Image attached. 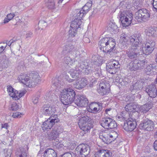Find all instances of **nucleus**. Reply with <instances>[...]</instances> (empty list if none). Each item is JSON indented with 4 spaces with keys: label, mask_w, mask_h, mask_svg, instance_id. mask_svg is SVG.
Here are the masks:
<instances>
[{
    "label": "nucleus",
    "mask_w": 157,
    "mask_h": 157,
    "mask_svg": "<svg viewBox=\"0 0 157 157\" xmlns=\"http://www.w3.org/2000/svg\"><path fill=\"white\" fill-rule=\"evenodd\" d=\"M51 116L49 118L54 121L56 123H57L60 121V120L58 118L57 115L54 114L51 115Z\"/></svg>",
    "instance_id": "obj_49"
},
{
    "label": "nucleus",
    "mask_w": 157,
    "mask_h": 157,
    "mask_svg": "<svg viewBox=\"0 0 157 157\" xmlns=\"http://www.w3.org/2000/svg\"><path fill=\"white\" fill-rule=\"evenodd\" d=\"M138 117V113H133L131 115V117L125 121L123 127L127 132H131L136 128V120Z\"/></svg>",
    "instance_id": "obj_3"
},
{
    "label": "nucleus",
    "mask_w": 157,
    "mask_h": 157,
    "mask_svg": "<svg viewBox=\"0 0 157 157\" xmlns=\"http://www.w3.org/2000/svg\"><path fill=\"white\" fill-rule=\"evenodd\" d=\"M44 157H56V153L54 150L51 148H49L44 151Z\"/></svg>",
    "instance_id": "obj_23"
},
{
    "label": "nucleus",
    "mask_w": 157,
    "mask_h": 157,
    "mask_svg": "<svg viewBox=\"0 0 157 157\" xmlns=\"http://www.w3.org/2000/svg\"><path fill=\"white\" fill-rule=\"evenodd\" d=\"M53 129L54 131L56 132L59 134L61 133L63 130V128L60 126H56L54 127Z\"/></svg>",
    "instance_id": "obj_53"
},
{
    "label": "nucleus",
    "mask_w": 157,
    "mask_h": 157,
    "mask_svg": "<svg viewBox=\"0 0 157 157\" xmlns=\"http://www.w3.org/2000/svg\"><path fill=\"white\" fill-rule=\"evenodd\" d=\"M130 36H128L127 34L122 33L121 37V39L122 41L120 44V46L122 49L126 48L130 41Z\"/></svg>",
    "instance_id": "obj_14"
},
{
    "label": "nucleus",
    "mask_w": 157,
    "mask_h": 157,
    "mask_svg": "<svg viewBox=\"0 0 157 157\" xmlns=\"http://www.w3.org/2000/svg\"><path fill=\"white\" fill-rule=\"evenodd\" d=\"M17 157H27V153L25 151H21V153L17 155Z\"/></svg>",
    "instance_id": "obj_59"
},
{
    "label": "nucleus",
    "mask_w": 157,
    "mask_h": 157,
    "mask_svg": "<svg viewBox=\"0 0 157 157\" xmlns=\"http://www.w3.org/2000/svg\"><path fill=\"white\" fill-rule=\"evenodd\" d=\"M119 16L123 27H127L131 24L133 16L132 13L128 11H120Z\"/></svg>",
    "instance_id": "obj_4"
},
{
    "label": "nucleus",
    "mask_w": 157,
    "mask_h": 157,
    "mask_svg": "<svg viewBox=\"0 0 157 157\" xmlns=\"http://www.w3.org/2000/svg\"><path fill=\"white\" fill-rule=\"evenodd\" d=\"M79 82L82 88H84L87 85V81L85 78H82Z\"/></svg>",
    "instance_id": "obj_55"
},
{
    "label": "nucleus",
    "mask_w": 157,
    "mask_h": 157,
    "mask_svg": "<svg viewBox=\"0 0 157 157\" xmlns=\"http://www.w3.org/2000/svg\"><path fill=\"white\" fill-rule=\"evenodd\" d=\"M40 111L45 115L50 116L55 113L56 111V109L54 106L45 105L41 107Z\"/></svg>",
    "instance_id": "obj_11"
},
{
    "label": "nucleus",
    "mask_w": 157,
    "mask_h": 157,
    "mask_svg": "<svg viewBox=\"0 0 157 157\" xmlns=\"http://www.w3.org/2000/svg\"><path fill=\"white\" fill-rule=\"evenodd\" d=\"M75 92L72 89H64L61 93V102L67 105L71 104L74 101L77 106L81 107H86L88 105V101L85 96L79 95L75 98Z\"/></svg>",
    "instance_id": "obj_1"
},
{
    "label": "nucleus",
    "mask_w": 157,
    "mask_h": 157,
    "mask_svg": "<svg viewBox=\"0 0 157 157\" xmlns=\"http://www.w3.org/2000/svg\"><path fill=\"white\" fill-rule=\"evenodd\" d=\"M19 79L21 82L25 84L26 82L29 81V74H23L18 77Z\"/></svg>",
    "instance_id": "obj_31"
},
{
    "label": "nucleus",
    "mask_w": 157,
    "mask_h": 157,
    "mask_svg": "<svg viewBox=\"0 0 157 157\" xmlns=\"http://www.w3.org/2000/svg\"><path fill=\"white\" fill-rule=\"evenodd\" d=\"M88 63H87L82 62L81 63L80 65L78 67L76 66L75 68L79 71L80 73L82 72L87 67Z\"/></svg>",
    "instance_id": "obj_33"
},
{
    "label": "nucleus",
    "mask_w": 157,
    "mask_h": 157,
    "mask_svg": "<svg viewBox=\"0 0 157 157\" xmlns=\"http://www.w3.org/2000/svg\"><path fill=\"white\" fill-rule=\"evenodd\" d=\"M155 64H150L147 66L145 69V71L147 75L150 74V72L155 67Z\"/></svg>",
    "instance_id": "obj_37"
},
{
    "label": "nucleus",
    "mask_w": 157,
    "mask_h": 157,
    "mask_svg": "<svg viewBox=\"0 0 157 157\" xmlns=\"http://www.w3.org/2000/svg\"><path fill=\"white\" fill-rule=\"evenodd\" d=\"M95 156V157H111L112 154L109 150L102 149L96 152Z\"/></svg>",
    "instance_id": "obj_17"
},
{
    "label": "nucleus",
    "mask_w": 157,
    "mask_h": 157,
    "mask_svg": "<svg viewBox=\"0 0 157 157\" xmlns=\"http://www.w3.org/2000/svg\"><path fill=\"white\" fill-rule=\"evenodd\" d=\"M140 64V69H143L145 67V62L144 60L139 61Z\"/></svg>",
    "instance_id": "obj_60"
},
{
    "label": "nucleus",
    "mask_w": 157,
    "mask_h": 157,
    "mask_svg": "<svg viewBox=\"0 0 157 157\" xmlns=\"http://www.w3.org/2000/svg\"><path fill=\"white\" fill-rule=\"evenodd\" d=\"M109 27L110 29L113 31L115 30L117 28V26L115 23L110 22L109 24Z\"/></svg>",
    "instance_id": "obj_52"
},
{
    "label": "nucleus",
    "mask_w": 157,
    "mask_h": 157,
    "mask_svg": "<svg viewBox=\"0 0 157 157\" xmlns=\"http://www.w3.org/2000/svg\"><path fill=\"white\" fill-rule=\"evenodd\" d=\"M80 73H81L75 68L73 71L71 72V75L73 78H70L68 76H66V78L69 82H72L77 79L79 78Z\"/></svg>",
    "instance_id": "obj_18"
},
{
    "label": "nucleus",
    "mask_w": 157,
    "mask_h": 157,
    "mask_svg": "<svg viewBox=\"0 0 157 157\" xmlns=\"http://www.w3.org/2000/svg\"><path fill=\"white\" fill-rule=\"evenodd\" d=\"M52 126L48 123L47 120L45 121L42 125V128L43 130L50 129Z\"/></svg>",
    "instance_id": "obj_42"
},
{
    "label": "nucleus",
    "mask_w": 157,
    "mask_h": 157,
    "mask_svg": "<svg viewBox=\"0 0 157 157\" xmlns=\"http://www.w3.org/2000/svg\"><path fill=\"white\" fill-rule=\"evenodd\" d=\"M139 127L141 129L151 131L154 129V124L152 121L145 118L141 122Z\"/></svg>",
    "instance_id": "obj_7"
},
{
    "label": "nucleus",
    "mask_w": 157,
    "mask_h": 157,
    "mask_svg": "<svg viewBox=\"0 0 157 157\" xmlns=\"http://www.w3.org/2000/svg\"><path fill=\"white\" fill-rule=\"evenodd\" d=\"M101 125L106 129H113L117 126L115 121L109 117L102 118L100 121Z\"/></svg>",
    "instance_id": "obj_6"
},
{
    "label": "nucleus",
    "mask_w": 157,
    "mask_h": 157,
    "mask_svg": "<svg viewBox=\"0 0 157 157\" xmlns=\"http://www.w3.org/2000/svg\"><path fill=\"white\" fill-rule=\"evenodd\" d=\"M53 86L56 87V89H59L61 86V85L60 83V81L58 78H55L54 82H53Z\"/></svg>",
    "instance_id": "obj_45"
},
{
    "label": "nucleus",
    "mask_w": 157,
    "mask_h": 157,
    "mask_svg": "<svg viewBox=\"0 0 157 157\" xmlns=\"http://www.w3.org/2000/svg\"><path fill=\"white\" fill-rule=\"evenodd\" d=\"M91 105L93 107H94V108H98L99 110L101 111L102 108V105L101 103H100L99 102H93L91 104Z\"/></svg>",
    "instance_id": "obj_47"
},
{
    "label": "nucleus",
    "mask_w": 157,
    "mask_h": 157,
    "mask_svg": "<svg viewBox=\"0 0 157 157\" xmlns=\"http://www.w3.org/2000/svg\"><path fill=\"white\" fill-rule=\"evenodd\" d=\"M47 7L50 9H53L55 8V3L54 0H48L47 3Z\"/></svg>",
    "instance_id": "obj_44"
},
{
    "label": "nucleus",
    "mask_w": 157,
    "mask_h": 157,
    "mask_svg": "<svg viewBox=\"0 0 157 157\" xmlns=\"http://www.w3.org/2000/svg\"><path fill=\"white\" fill-rule=\"evenodd\" d=\"M150 14L146 9H140L136 13L134 16L135 19L139 22L146 21L150 17Z\"/></svg>",
    "instance_id": "obj_5"
},
{
    "label": "nucleus",
    "mask_w": 157,
    "mask_h": 157,
    "mask_svg": "<svg viewBox=\"0 0 157 157\" xmlns=\"http://www.w3.org/2000/svg\"><path fill=\"white\" fill-rule=\"evenodd\" d=\"M76 48L75 45H73L72 44H70L68 45H67L65 46V48L63 50V53L64 54H66L67 53L71 54V53L73 52V51Z\"/></svg>",
    "instance_id": "obj_22"
},
{
    "label": "nucleus",
    "mask_w": 157,
    "mask_h": 157,
    "mask_svg": "<svg viewBox=\"0 0 157 157\" xmlns=\"http://www.w3.org/2000/svg\"><path fill=\"white\" fill-rule=\"evenodd\" d=\"M129 80L127 78H125L124 79H120L119 82L121 83L122 85H126L128 84L129 82Z\"/></svg>",
    "instance_id": "obj_54"
},
{
    "label": "nucleus",
    "mask_w": 157,
    "mask_h": 157,
    "mask_svg": "<svg viewBox=\"0 0 157 157\" xmlns=\"http://www.w3.org/2000/svg\"><path fill=\"white\" fill-rule=\"evenodd\" d=\"M90 148H81L80 151L81 154H83L84 156L88 155L90 152Z\"/></svg>",
    "instance_id": "obj_43"
},
{
    "label": "nucleus",
    "mask_w": 157,
    "mask_h": 157,
    "mask_svg": "<svg viewBox=\"0 0 157 157\" xmlns=\"http://www.w3.org/2000/svg\"><path fill=\"white\" fill-rule=\"evenodd\" d=\"M59 134L56 132L54 131V130H53V131L50 134L49 137L50 139L56 140L58 137Z\"/></svg>",
    "instance_id": "obj_46"
},
{
    "label": "nucleus",
    "mask_w": 157,
    "mask_h": 157,
    "mask_svg": "<svg viewBox=\"0 0 157 157\" xmlns=\"http://www.w3.org/2000/svg\"><path fill=\"white\" fill-rule=\"evenodd\" d=\"M92 71V70L91 69V68L89 67L88 65L87 67L82 72L85 73V74L87 75L91 72Z\"/></svg>",
    "instance_id": "obj_56"
},
{
    "label": "nucleus",
    "mask_w": 157,
    "mask_h": 157,
    "mask_svg": "<svg viewBox=\"0 0 157 157\" xmlns=\"http://www.w3.org/2000/svg\"><path fill=\"white\" fill-rule=\"evenodd\" d=\"M22 114L19 112L13 113L12 116L14 118H20Z\"/></svg>",
    "instance_id": "obj_58"
},
{
    "label": "nucleus",
    "mask_w": 157,
    "mask_h": 157,
    "mask_svg": "<svg viewBox=\"0 0 157 157\" xmlns=\"http://www.w3.org/2000/svg\"><path fill=\"white\" fill-rule=\"evenodd\" d=\"M121 115L122 118L121 120H123V119L125 120L128 118V117L129 116H130V114L128 112L125 110V111H123L121 113ZM130 117H131V116H130Z\"/></svg>",
    "instance_id": "obj_39"
},
{
    "label": "nucleus",
    "mask_w": 157,
    "mask_h": 157,
    "mask_svg": "<svg viewBox=\"0 0 157 157\" xmlns=\"http://www.w3.org/2000/svg\"><path fill=\"white\" fill-rule=\"evenodd\" d=\"M24 93L23 92H19L17 90H15L13 93V96L12 97L15 100L19 99L24 95Z\"/></svg>",
    "instance_id": "obj_32"
},
{
    "label": "nucleus",
    "mask_w": 157,
    "mask_h": 157,
    "mask_svg": "<svg viewBox=\"0 0 157 157\" xmlns=\"http://www.w3.org/2000/svg\"><path fill=\"white\" fill-rule=\"evenodd\" d=\"M39 27H40V29H43L47 25V23L44 21H40L38 24Z\"/></svg>",
    "instance_id": "obj_50"
},
{
    "label": "nucleus",
    "mask_w": 157,
    "mask_h": 157,
    "mask_svg": "<svg viewBox=\"0 0 157 157\" xmlns=\"http://www.w3.org/2000/svg\"><path fill=\"white\" fill-rule=\"evenodd\" d=\"M100 50L105 53L110 54L114 52L116 44L115 40L111 38L105 37L101 39L99 42Z\"/></svg>",
    "instance_id": "obj_2"
},
{
    "label": "nucleus",
    "mask_w": 157,
    "mask_h": 157,
    "mask_svg": "<svg viewBox=\"0 0 157 157\" xmlns=\"http://www.w3.org/2000/svg\"><path fill=\"white\" fill-rule=\"evenodd\" d=\"M64 62L69 66L71 67L74 65L77 61L73 60L69 56H67L64 58Z\"/></svg>",
    "instance_id": "obj_28"
},
{
    "label": "nucleus",
    "mask_w": 157,
    "mask_h": 157,
    "mask_svg": "<svg viewBox=\"0 0 157 157\" xmlns=\"http://www.w3.org/2000/svg\"><path fill=\"white\" fill-rule=\"evenodd\" d=\"M40 82H37L36 80H33L32 79L29 78V81L26 82L25 85L29 87H33Z\"/></svg>",
    "instance_id": "obj_26"
},
{
    "label": "nucleus",
    "mask_w": 157,
    "mask_h": 157,
    "mask_svg": "<svg viewBox=\"0 0 157 157\" xmlns=\"http://www.w3.org/2000/svg\"><path fill=\"white\" fill-rule=\"evenodd\" d=\"M144 83L142 80H138L135 83H134L131 87V90L132 93L136 92L143 88Z\"/></svg>",
    "instance_id": "obj_16"
},
{
    "label": "nucleus",
    "mask_w": 157,
    "mask_h": 157,
    "mask_svg": "<svg viewBox=\"0 0 157 157\" xmlns=\"http://www.w3.org/2000/svg\"><path fill=\"white\" fill-rule=\"evenodd\" d=\"M90 124H90H82L81 125L79 126L81 129L83 131L86 132L85 133H86L88 132L91 128V127L89 125Z\"/></svg>",
    "instance_id": "obj_35"
},
{
    "label": "nucleus",
    "mask_w": 157,
    "mask_h": 157,
    "mask_svg": "<svg viewBox=\"0 0 157 157\" xmlns=\"http://www.w3.org/2000/svg\"><path fill=\"white\" fill-rule=\"evenodd\" d=\"M98 108H94L93 107L92 105H91L89 106V109H88V111L94 114H96L98 113H99L101 111L99 110Z\"/></svg>",
    "instance_id": "obj_40"
},
{
    "label": "nucleus",
    "mask_w": 157,
    "mask_h": 157,
    "mask_svg": "<svg viewBox=\"0 0 157 157\" xmlns=\"http://www.w3.org/2000/svg\"><path fill=\"white\" fill-rule=\"evenodd\" d=\"M120 66L121 65L119 62L113 59L106 64V69L109 73L113 74L117 71L118 69L120 68Z\"/></svg>",
    "instance_id": "obj_8"
},
{
    "label": "nucleus",
    "mask_w": 157,
    "mask_h": 157,
    "mask_svg": "<svg viewBox=\"0 0 157 157\" xmlns=\"http://www.w3.org/2000/svg\"><path fill=\"white\" fill-rule=\"evenodd\" d=\"M137 60H135L129 63V69L131 71H135L137 70V67L136 64Z\"/></svg>",
    "instance_id": "obj_34"
},
{
    "label": "nucleus",
    "mask_w": 157,
    "mask_h": 157,
    "mask_svg": "<svg viewBox=\"0 0 157 157\" xmlns=\"http://www.w3.org/2000/svg\"><path fill=\"white\" fill-rule=\"evenodd\" d=\"M99 86L98 91L100 95H104L109 93L110 86L109 83L105 81H102L99 84Z\"/></svg>",
    "instance_id": "obj_10"
},
{
    "label": "nucleus",
    "mask_w": 157,
    "mask_h": 157,
    "mask_svg": "<svg viewBox=\"0 0 157 157\" xmlns=\"http://www.w3.org/2000/svg\"><path fill=\"white\" fill-rule=\"evenodd\" d=\"M77 30L73 28L70 27L68 32V36L69 38L74 37L77 34Z\"/></svg>",
    "instance_id": "obj_36"
},
{
    "label": "nucleus",
    "mask_w": 157,
    "mask_h": 157,
    "mask_svg": "<svg viewBox=\"0 0 157 157\" xmlns=\"http://www.w3.org/2000/svg\"><path fill=\"white\" fill-rule=\"evenodd\" d=\"M54 141L52 142L53 146H55L56 147H58V145L59 144V142L57 139L54 140Z\"/></svg>",
    "instance_id": "obj_61"
},
{
    "label": "nucleus",
    "mask_w": 157,
    "mask_h": 157,
    "mask_svg": "<svg viewBox=\"0 0 157 157\" xmlns=\"http://www.w3.org/2000/svg\"><path fill=\"white\" fill-rule=\"evenodd\" d=\"M29 78L32 79L33 80H36V81H40V77L38 73L36 71H32L29 74Z\"/></svg>",
    "instance_id": "obj_25"
},
{
    "label": "nucleus",
    "mask_w": 157,
    "mask_h": 157,
    "mask_svg": "<svg viewBox=\"0 0 157 157\" xmlns=\"http://www.w3.org/2000/svg\"><path fill=\"white\" fill-rule=\"evenodd\" d=\"M90 118L87 116H85L80 118L78 122L79 125H81L82 124H89V122Z\"/></svg>",
    "instance_id": "obj_29"
},
{
    "label": "nucleus",
    "mask_w": 157,
    "mask_h": 157,
    "mask_svg": "<svg viewBox=\"0 0 157 157\" xmlns=\"http://www.w3.org/2000/svg\"><path fill=\"white\" fill-rule=\"evenodd\" d=\"M71 156V154L69 153H66L63 155H60L59 157H70Z\"/></svg>",
    "instance_id": "obj_64"
},
{
    "label": "nucleus",
    "mask_w": 157,
    "mask_h": 157,
    "mask_svg": "<svg viewBox=\"0 0 157 157\" xmlns=\"http://www.w3.org/2000/svg\"><path fill=\"white\" fill-rule=\"evenodd\" d=\"M7 91L9 95L12 97L13 96V94L14 91V89L11 86H7Z\"/></svg>",
    "instance_id": "obj_48"
},
{
    "label": "nucleus",
    "mask_w": 157,
    "mask_h": 157,
    "mask_svg": "<svg viewBox=\"0 0 157 157\" xmlns=\"http://www.w3.org/2000/svg\"><path fill=\"white\" fill-rule=\"evenodd\" d=\"M130 42L132 47H139L138 45L141 42V35L139 33L130 36Z\"/></svg>",
    "instance_id": "obj_12"
},
{
    "label": "nucleus",
    "mask_w": 157,
    "mask_h": 157,
    "mask_svg": "<svg viewBox=\"0 0 157 157\" xmlns=\"http://www.w3.org/2000/svg\"><path fill=\"white\" fill-rule=\"evenodd\" d=\"M152 5L154 9L157 12V0H153Z\"/></svg>",
    "instance_id": "obj_63"
},
{
    "label": "nucleus",
    "mask_w": 157,
    "mask_h": 157,
    "mask_svg": "<svg viewBox=\"0 0 157 157\" xmlns=\"http://www.w3.org/2000/svg\"><path fill=\"white\" fill-rule=\"evenodd\" d=\"M19 108L16 102H13L9 107V109L12 111H16L18 110Z\"/></svg>",
    "instance_id": "obj_41"
},
{
    "label": "nucleus",
    "mask_w": 157,
    "mask_h": 157,
    "mask_svg": "<svg viewBox=\"0 0 157 157\" xmlns=\"http://www.w3.org/2000/svg\"><path fill=\"white\" fill-rule=\"evenodd\" d=\"M127 54L130 59H134L140 55H142V52L139 47H131L127 51Z\"/></svg>",
    "instance_id": "obj_9"
},
{
    "label": "nucleus",
    "mask_w": 157,
    "mask_h": 157,
    "mask_svg": "<svg viewBox=\"0 0 157 157\" xmlns=\"http://www.w3.org/2000/svg\"><path fill=\"white\" fill-rule=\"evenodd\" d=\"M74 87L76 89L80 90L82 89V87L81 86V85L79 83V82H76L75 84H74Z\"/></svg>",
    "instance_id": "obj_57"
},
{
    "label": "nucleus",
    "mask_w": 157,
    "mask_h": 157,
    "mask_svg": "<svg viewBox=\"0 0 157 157\" xmlns=\"http://www.w3.org/2000/svg\"><path fill=\"white\" fill-rule=\"evenodd\" d=\"M154 50L145 45L144 46V45H143L142 49L140 48V51H142V54H144L146 55H148L151 53Z\"/></svg>",
    "instance_id": "obj_27"
},
{
    "label": "nucleus",
    "mask_w": 157,
    "mask_h": 157,
    "mask_svg": "<svg viewBox=\"0 0 157 157\" xmlns=\"http://www.w3.org/2000/svg\"><path fill=\"white\" fill-rule=\"evenodd\" d=\"M90 8L87 6L84 5L82 8V9L79 11L77 14V16L82 18L84 15L86 14L90 10Z\"/></svg>",
    "instance_id": "obj_24"
},
{
    "label": "nucleus",
    "mask_w": 157,
    "mask_h": 157,
    "mask_svg": "<svg viewBox=\"0 0 157 157\" xmlns=\"http://www.w3.org/2000/svg\"><path fill=\"white\" fill-rule=\"evenodd\" d=\"M109 139L106 140V139L105 137L103 136L100 137V139L102 140L105 143L107 144H109L112 141L114 140L117 137V136L116 133H114L112 134L109 135Z\"/></svg>",
    "instance_id": "obj_19"
},
{
    "label": "nucleus",
    "mask_w": 157,
    "mask_h": 157,
    "mask_svg": "<svg viewBox=\"0 0 157 157\" xmlns=\"http://www.w3.org/2000/svg\"><path fill=\"white\" fill-rule=\"evenodd\" d=\"M75 58H77L78 57H79L80 55V52L78 50V48H77L75 50L73 51V52L71 53V54Z\"/></svg>",
    "instance_id": "obj_51"
},
{
    "label": "nucleus",
    "mask_w": 157,
    "mask_h": 157,
    "mask_svg": "<svg viewBox=\"0 0 157 157\" xmlns=\"http://www.w3.org/2000/svg\"><path fill=\"white\" fill-rule=\"evenodd\" d=\"M77 18L75 19L72 21L71 23L70 27L73 28L77 30L79 28H80L82 23L81 18L79 17H77Z\"/></svg>",
    "instance_id": "obj_20"
},
{
    "label": "nucleus",
    "mask_w": 157,
    "mask_h": 157,
    "mask_svg": "<svg viewBox=\"0 0 157 157\" xmlns=\"http://www.w3.org/2000/svg\"><path fill=\"white\" fill-rule=\"evenodd\" d=\"M8 60H5L3 62V67L4 68H7L9 64Z\"/></svg>",
    "instance_id": "obj_62"
},
{
    "label": "nucleus",
    "mask_w": 157,
    "mask_h": 157,
    "mask_svg": "<svg viewBox=\"0 0 157 157\" xmlns=\"http://www.w3.org/2000/svg\"><path fill=\"white\" fill-rule=\"evenodd\" d=\"M125 109L129 112H132V114L133 113H138V115H139L138 112H135L139 110V105L135 103L128 104L125 106Z\"/></svg>",
    "instance_id": "obj_13"
},
{
    "label": "nucleus",
    "mask_w": 157,
    "mask_h": 157,
    "mask_svg": "<svg viewBox=\"0 0 157 157\" xmlns=\"http://www.w3.org/2000/svg\"><path fill=\"white\" fill-rule=\"evenodd\" d=\"M145 91L151 98H155L157 96V90L154 85L148 86L146 88Z\"/></svg>",
    "instance_id": "obj_15"
},
{
    "label": "nucleus",
    "mask_w": 157,
    "mask_h": 157,
    "mask_svg": "<svg viewBox=\"0 0 157 157\" xmlns=\"http://www.w3.org/2000/svg\"><path fill=\"white\" fill-rule=\"evenodd\" d=\"M151 107V105L148 103L141 106L140 108H139V110L141 112L146 113L148 111Z\"/></svg>",
    "instance_id": "obj_30"
},
{
    "label": "nucleus",
    "mask_w": 157,
    "mask_h": 157,
    "mask_svg": "<svg viewBox=\"0 0 157 157\" xmlns=\"http://www.w3.org/2000/svg\"><path fill=\"white\" fill-rule=\"evenodd\" d=\"M155 44V42L154 40H149L146 42L145 45V46L151 48L152 49H154Z\"/></svg>",
    "instance_id": "obj_38"
},
{
    "label": "nucleus",
    "mask_w": 157,
    "mask_h": 157,
    "mask_svg": "<svg viewBox=\"0 0 157 157\" xmlns=\"http://www.w3.org/2000/svg\"><path fill=\"white\" fill-rule=\"evenodd\" d=\"M145 32L146 35L149 37H155L157 36V29L151 27H149L146 30Z\"/></svg>",
    "instance_id": "obj_21"
}]
</instances>
